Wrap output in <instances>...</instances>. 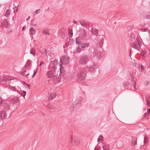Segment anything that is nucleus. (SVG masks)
I'll use <instances>...</instances> for the list:
<instances>
[{
  "label": "nucleus",
  "instance_id": "5",
  "mask_svg": "<svg viewBox=\"0 0 150 150\" xmlns=\"http://www.w3.org/2000/svg\"><path fill=\"white\" fill-rule=\"evenodd\" d=\"M11 110H3L0 112V118L1 120L8 118L11 116Z\"/></svg>",
  "mask_w": 150,
  "mask_h": 150
},
{
  "label": "nucleus",
  "instance_id": "46",
  "mask_svg": "<svg viewBox=\"0 0 150 150\" xmlns=\"http://www.w3.org/2000/svg\"><path fill=\"white\" fill-rule=\"evenodd\" d=\"M131 81L133 82L134 81V77L133 75H131Z\"/></svg>",
  "mask_w": 150,
  "mask_h": 150
},
{
  "label": "nucleus",
  "instance_id": "8",
  "mask_svg": "<svg viewBox=\"0 0 150 150\" xmlns=\"http://www.w3.org/2000/svg\"><path fill=\"white\" fill-rule=\"evenodd\" d=\"M10 102L13 104L18 105L19 104V97H15L12 98L10 99Z\"/></svg>",
  "mask_w": 150,
  "mask_h": 150
},
{
  "label": "nucleus",
  "instance_id": "41",
  "mask_svg": "<svg viewBox=\"0 0 150 150\" xmlns=\"http://www.w3.org/2000/svg\"><path fill=\"white\" fill-rule=\"evenodd\" d=\"M23 93H21V95L23 97H24L26 94V92L25 91H23Z\"/></svg>",
  "mask_w": 150,
  "mask_h": 150
},
{
  "label": "nucleus",
  "instance_id": "32",
  "mask_svg": "<svg viewBox=\"0 0 150 150\" xmlns=\"http://www.w3.org/2000/svg\"><path fill=\"white\" fill-rule=\"evenodd\" d=\"M135 43H137L139 45H140L141 42L139 40V38H135Z\"/></svg>",
  "mask_w": 150,
  "mask_h": 150
},
{
  "label": "nucleus",
  "instance_id": "38",
  "mask_svg": "<svg viewBox=\"0 0 150 150\" xmlns=\"http://www.w3.org/2000/svg\"><path fill=\"white\" fill-rule=\"evenodd\" d=\"M131 38H133L134 39H135V38H136V36L134 35V34L133 33H131Z\"/></svg>",
  "mask_w": 150,
  "mask_h": 150
},
{
  "label": "nucleus",
  "instance_id": "13",
  "mask_svg": "<svg viewBox=\"0 0 150 150\" xmlns=\"http://www.w3.org/2000/svg\"><path fill=\"white\" fill-rule=\"evenodd\" d=\"M13 79V78L11 77L6 76V77L4 76L0 77V80L3 81H9L12 80Z\"/></svg>",
  "mask_w": 150,
  "mask_h": 150
},
{
  "label": "nucleus",
  "instance_id": "21",
  "mask_svg": "<svg viewBox=\"0 0 150 150\" xmlns=\"http://www.w3.org/2000/svg\"><path fill=\"white\" fill-rule=\"evenodd\" d=\"M56 96V93H52L50 94L48 98V100H51L54 99Z\"/></svg>",
  "mask_w": 150,
  "mask_h": 150
},
{
  "label": "nucleus",
  "instance_id": "6",
  "mask_svg": "<svg viewBox=\"0 0 150 150\" xmlns=\"http://www.w3.org/2000/svg\"><path fill=\"white\" fill-rule=\"evenodd\" d=\"M86 66L87 67L88 66H89L88 70L91 72H95L96 70V69L97 68V66L92 61H90L89 64H88V65Z\"/></svg>",
  "mask_w": 150,
  "mask_h": 150
},
{
  "label": "nucleus",
  "instance_id": "20",
  "mask_svg": "<svg viewBox=\"0 0 150 150\" xmlns=\"http://www.w3.org/2000/svg\"><path fill=\"white\" fill-rule=\"evenodd\" d=\"M31 61L28 60L27 62L25 65V67L27 69H29L31 66Z\"/></svg>",
  "mask_w": 150,
  "mask_h": 150
},
{
  "label": "nucleus",
  "instance_id": "48",
  "mask_svg": "<svg viewBox=\"0 0 150 150\" xmlns=\"http://www.w3.org/2000/svg\"><path fill=\"white\" fill-rule=\"evenodd\" d=\"M109 149V147L108 146H105L104 148H103V149L104 150H108Z\"/></svg>",
  "mask_w": 150,
  "mask_h": 150
},
{
  "label": "nucleus",
  "instance_id": "4",
  "mask_svg": "<svg viewBox=\"0 0 150 150\" xmlns=\"http://www.w3.org/2000/svg\"><path fill=\"white\" fill-rule=\"evenodd\" d=\"M82 101V98L81 97H79V98L76 99L74 101V104L72 105L70 107V111H73L74 110H77L81 104Z\"/></svg>",
  "mask_w": 150,
  "mask_h": 150
},
{
  "label": "nucleus",
  "instance_id": "23",
  "mask_svg": "<svg viewBox=\"0 0 150 150\" xmlns=\"http://www.w3.org/2000/svg\"><path fill=\"white\" fill-rule=\"evenodd\" d=\"M29 31L30 35H33L35 34L36 33L35 30L33 27L30 28Z\"/></svg>",
  "mask_w": 150,
  "mask_h": 150
},
{
  "label": "nucleus",
  "instance_id": "49",
  "mask_svg": "<svg viewBox=\"0 0 150 150\" xmlns=\"http://www.w3.org/2000/svg\"><path fill=\"white\" fill-rule=\"evenodd\" d=\"M124 85L127 86L130 85L129 82H125L124 84Z\"/></svg>",
  "mask_w": 150,
  "mask_h": 150
},
{
  "label": "nucleus",
  "instance_id": "35",
  "mask_svg": "<svg viewBox=\"0 0 150 150\" xmlns=\"http://www.w3.org/2000/svg\"><path fill=\"white\" fill-rule=\"evenodd\" d=\"M37 69H35L33 71V74L32 76V78H33L37 72Z\"/></svg>",
  "mask_w": 150,
  "mask_h": 150
},
{
  "label": "nucleus",
  "instance_id": "54",
  "mask_svg": "<svg viewBox=\"0 0 150 150\" xmlns=\"http://www.w3.org/2000/svg\"><path fill=\"white\" fill-rule=\"evenodd\" d=\"M69 44L70 43H69V42H67L66 44V46L67 47H68L69 45Z\"/></svg>",
  "mask_w": 150,
  "mask_h": 150
},
{
  "label": "nucleus",
  "instance_id": "10",
  "mask_svg": "<svg viewBox=\"0 0 150 150\" xmlns=\"http://www.w3.org/2000/svg\"><path fill=\"white\" fill-rule=\"evenodd\" d=\"M86 35V32L85 30L84 29H82L80 36L82 40H84L85 39Z\"/></svg>",
  "mask_w": 150,
  "mask_h": 150
},
{
  "label": "nucleus",
  "instance_id": "53",
  "mask_svg": "<svg viewBox=\"0 0 150 150\" xmlns=\"http://www.w3.org/2000/svg\"><path fill=\"white\" fill-rule=\"evenodd\" d=\"M100 148L99 147H96V148H95L94 150H100Z\"/></svg>",
  "mask_w": 150,
  "mask_h": 150
},
{
  "label": "nucleus",
  "instance_id": "55",
  "mask_svg": "<svg viewBox=\"0 0 150 150\" xmlns=\"http://www.w3.org/2000/svg\"><path fill=\"white\" fill-rule=\"evenodd\" d=\"M100 137H101V138H103V137L102 136H101L100 135L99 137L98 138V141H99V140H100Z\"/></svg>",
  "mask_w": 150,
  "mask_h": 150
},
{
  "label": "nucleus",
  "instance_id": "19",
  "mask_svg": "<svg viewBox=\"0 0 150 150\" xmlns=\"http://www.w3.org/2000/svg\"><path fill=\"white\" fill-rule=\"evenodd\" d=\"M89 46V44L88 43H81V45L82 48H86Z\"/></svg>",
  "mask_w": 150,
  "mask_h": 150
},
{
  "label": "nucleus",
  "instance_id": "51",
  "mask_svg": "<svg viewBox=\"0 0 150 150\" xmlns=\"http://www.w3.org/2000/svg\"><path fill=\"white\" fill-rule=\"evenodd\" d=\"M38 51L41 54L43 55L44 54V52H42L41 50L40 49H39L38 50Z\"/></svg>",
  "mask_w": 150,
  "mask_h": 150
},
{
  "label": "nucleus",
  "instance_id": "12",
  "mask_svg": "<svg viewBox=\"0 0 150 150\" xmlns=\"http://www.w3.org/2000/svg\"><path fill=\"white\" fill-rule=\"evenodd\" d=\"M80 24L81 25L86 27L90 26V23L88 21L82 20L80 22Z\"/></svg>",
  "mask_w": 150,
  "mask_h": 150
},
{
  "label": "nucleus",
  "instance_id": "1",
  "mask_svg": "<svg viewBox=\"0 0 150 150\" xmlns=\"http://www.w3.org/2000/svg\"><path fill=\"white\" fill-rule=\"evenodd\" d=\"M58 64H59V63L56 59H54L53 61H51L50 65L51 66V67H50L51 70L48 71L46 74V75L48 78H53V81L55 84H57L61 81V79L59 76L58 74H55V70L57 69L56 66Z\"/></svg>",
  "mask_w": 150,
  "mask_h": 150
},
{
  "label": "nucleus",
  "instance_id": "63",
  "mask_svg": "<svg viewBox=\"0 0 150 150\" xmlns=\"http://www.w3.org/2000/svg\"><path fill=\"white\" fill-rule=\"evenodd\" d=\"M25 27H23L22 28V30H25Z\"/></svg>",
  "mask_w": 150,
  "mask_h": 150
},
{
  "label": "nucleus",
  "instance_id": "24",
  "mask_svg": "<svg viewBox=\"0 0 150 150\" xmlns=\"http://www.w3.org/2000/svg\"><path fill=\"white\" fill-rule=\"evenodd\" d=\"M135 138L134 137H132V145L133 146H135V145H137V139H136L135 140Z\"/></svg>",
  "mask_w": 150,
  "mask_h": 150
},
{
  "label": "nucleus",
  "instance_id": "7",
  "mask_svg": "<svg viewBox=\"0 0 150 150\" xmlns=\"http://www.w3.org/2000/svg\"><path fill=\"white\" fill-rule=\"evenodd\" d=\"M70 58L69 57H67L66 56L63 55L60 58V61L61 63V64L62 65H67L69 63L70 61L69 59Z\"/></svg>",
  "mask_w": 150,
  "mask_h": 150
},
{
  "label": "nucleus",
  "instance_id": "37",
  "mask_svg": "<svg viewBox=\"0 0 150 150\" xmlns=\"http://www.w3.org/2000/svg\"><path fill=\"white\" fill-rule=\"evenodd\" d=\"M133 27V26H128L127 28V30L128 31H130L132 29V28Z\"/></svg>",
  "mask_w": 150,
  "mask_h": 150
},
{
  "label": "nucleus",
  "instance_id": "52",
  "mask_svg": "<svg viewBox=\"0 0 150 150\" xmlns=\"http://www.w3.org/2000/svg\"><path fill=\"white\" fill-rule=\"evenodd\" d=\"M148 114V115L150 114V108H148L147 109Z\"/></svg>",
  "mask_w": 150,
  "mask_h": 150
},
{
  "label": "nucleus",
  "instance_id": "3",
  "mask_svg": "<svg viewBox=\"0 0 150 150\" xmlns=\"http://www.w3.org/2000/svg\"><path fill=\"white\" fill-rule=\"evenodd\" d=\"M91 60H90V57L87 55L80 56L78 58V62L81 65H86L87 63Z\"/></svg>",
  "mask_w": 150,
  "mask_h": 150
},
{
  "label": "nucleus",
  "instance_id": "18",
  "mask_svg": "<svg viewBox=\"0 0 150 150\" xmlns=\"http://www.w3.org/2000/svg\"><path fill=\"white\" fill-rule=\"evenodd\" d=\"M138 45H139L137 43L133 42L131 44V46L133 48L137 50H139V47Z\"/></svg>",
  "mask_w": 150,
  "mask_h": 150
},
{
  "label": "nucleus",
  "instance_id": "2",
  "mask_svg": "<svg viewBox=\"0 0 150 150\" xmlns=\"http://www.w3.org/2000/svg\"><path fill=\"white\" fill-rule=\"evenodd\" d=\"M87 73L86 70L82 69L77 74V76L76 78V81L79 83H82L84 82L86 79Z\"/></svg>",
  "mask_w": 150,
  "mask_h": 150
},
{
  "label": "nucleus",
  "instance_id": "25",
  "mask_svg": "<svg viewBox=\"0 0 150 150\" xmlns=\"http://www.w3.org/2000/svg\"><path fill=\"white\" fill-rule=\"evenodd\" d=\"M76 44L78 45H81V40L79 39V37H77L76 38Z\"/></svg>",
  "mask_w": 150,
  "mask_h": 150
},
{
  "label": "nucleus",
  "instance_id": "60",
  "mask_svg": "<svg viewBox=\"0 0 150 150\" xmlns=\"http://www.w3.org/2000/svg\"><path fill=\"white\" fill-rule=\"evenodd\" d=\"M145 99H146V103H147L148 102V98L146 97H145Z\"/></svg>",
  "mask_w": 150,
  "mask_h": 150
},
{
  "label": "nucleus",
  "instance_id": "26",
  "mask_svg": "<svg viewBox=\"0 0 150 150\" xmlns=\"http://www.w3.org/2000/svg\"><path fill=\"white\" fill-rule=\"evenodd\" d=\"M7 87L8 89H9L13 91H16L17 90L16 88V86L13 87L11 85H9Z\"/></svg>",
  "mask_w": 150,
  "mask_h": 150
},
{
  "label": "nucleus",
  "instance_id": "33",
  "mask_svg": "<svg viewBox=\"0 0 150 150\" xmlns=\"http://www.w3.org/2000/svg\"><path fill=\"white\" fill-rule=\"evenodd\" d=\"M35 51L34 50H32V49H31L30 50V53L31 54H33L34 56H35Z\"/></svg>",
  "mask_w": 150,
  "mask_h": 150
},
{
  "label": "nucleus",
  "instance_id": "22",
  "mask_svg": "<svg viewBox=\"0 0 150 150\" xmlns=\"http://www.w3.org/2000/svg\"><path fill=\"white\" fill-rule=\"evenodd\" d=\"M42 33L45 35H50L49 30L46 29H43L42 30Z\"/></svg>",
  "mask_w": 150,
  "mask_h": 150
},
{
  "label": "nucleus",
  "instance_id": "27",
  "mask_svg": "<svg viewBox=\"0 0 150 150\" xmlns=\"http://www.w3.org/2000/svg\"><path fill=\"white\" fill-rule=\"evenodd\" d=\"M60 73L62 74L65 71L64 68L63 67L62 65V64H60Z\"/></svg>",
  "mask_w": 150,
  "mask_h": 150
},
{
  "label": "nucleus",
  "instance_id": "42",
  "mask_svg": "<svg viewBox=\"0 0 150 150\" xmlns=\"http://www.w3.org/2000/svg\"><path fill=\"white\" fill-rule=\"evenodd\" d=\"M4 101L1 100L0 101V105L1 106H3L4 104Z\"/></svg>",
  "mask_w": 150,
  "mask_h": 150
},
{
  "label": "nucleus",
  "instance_id": "47",
  "mask_svg": "<svg viewBox=\"0 0 150 150\" xmlns=\"http://www.w3.org/2000/svg\"><path fill=\"white\" fill-rule=\"evenodd\" d=\"M26 72V71H24L23 72H22L21 73V75L23 76H24L25 77V74H25V73Z\"/></svg>",
  "mask_w": 150,
  "mask_h": 150
},
{
  "label": "nucleus",
  "instance_id": "36",
  "mask_svg": "<svg viewBox=\"0 0 150 150\" xmlns=\"http://www.w3.org/2000/svg\"><path fill=\"white\" fill-rule=\"evenodd\" d=\"M44 54L46 56L47 55L48 52H49L48 51H47V49L46 48H45L44 49Z\"/></svg>",
  "mask_w": 150,
  "mask_h": 150
},
{
  "label": "nucleus",
  "instance_id": "34",
  "mask_svg": "<svg viewBox=\"0 0 150 150\" xmlns=\"http://www.w3.org/2000/svg\"><path fill=\"white\" fill-rule=\"evenodd\" d=\"M148 138L147 137L145 136L144 138V143H148Z\"/></svg>",
  "mask_w": 150,
  "mask_h": 150
},
{
  "label": "nucleus",
  "instance_id": "29",
  "mask_svg": "<svg viewBox=\"0 0 150 150\" xmlns=\"http://www.w3.org/2000/svg\"><path fill=\"white\" fill-rule=\"evenodd\" d=\"M114 17L115 18H117L118 19H120L121 18V15L118 13L115 14L114 16Z\"/></svg>",
  "mask_w": 150,
  "mask_h": 150
},
{
  "label": "nucleus",
  "instance_id": "56",
  "mask_svg": "<svg viewBox=\"0 0 150 150\" xmlns=\"http://www.w3.org/2000/svg\"><path fill=\"white\" fill-rule=\"evenodd\" d=\"M29 75V73H28L26 74H25V77L26 78H28V76Z\"/></svg>",
  "mask_w": 150,
  "mask_h": 150
},
{
  "label": "nucleus",
  "instance_id": "45",
  "mask_svg": "<svg viewBox=\"0 0 150 150\" xmlns=\"http://www.w3.org/2000/svg\"><path fill=\"white\" fill-rule=\"evenodd\" d=\"M148 30V29L147 28H143L142 29V32H146Z\"/></svg>",
  "mask_w": 150,
  "mask_h": 150
},
{
  "label": "nucleus",
  "instance_id": "31",
  "mask_svg": "<svg viewBox=\"0 0 150 150\" xmlns=\"http://www.w3.org/2000/svg\"><path fill=\"white\" fill-rule=\"evenodd\" d=\"M69 42L70 45H72L74 42V40L73 39L70 38H69Z\"/></svg>",
  "mask_w": 150,
  "mask_h": 150
},
{
  "label": "nucleus",
  "instance_id": "57",
  "mask_svg": "<svg viewBox=\"0 0 150 150\" xmlns=\"http://www.w3.org/2000/svg\"><path fill=\"white\" fill-rule=\"evenodd\" d=\"M149 81H147L146 83L145 84L146 86L149 85Z\"/></svg>",
  "mask_w": 150,
  "mask_h": 150
},
{
  "label": "nucleus",
  "instance_id": "15",
  "mask_svg": "<svg viewBox=\"0 0 150 150\" xmlns=\"http://www.w3.org/2000/svg\"><path fill=\"white\" fill-rule=\"evenodd\" d=\"M1 25L3 27L8 28L9 26L7 20L4 19V21L1 22Z\"/></svg>",
  "mask_w": 150,
  "mask_h": 150
},
{
  "label": "nucleus",
  "instance_id": "61",
  "mask_svg": "<svg viewBox=\"0 0 150 150\" xmlns=\"http://www.w3.org/2000/svg\"><path fill=\"white\" fill-rule=\"evenodd\" d=\"M73 23H74V24H76V23H77V22L76 21H75L74 20H73Z\"/></svg>",
  "mask_w": 150,
  "mask_h": 150
},
{
  "label": "nucleus",
  "instance_id": "16",
  "mask_svg": "<svg viewBox=\"0 0 150 150\" xmlns=\"http://www.w3.org/2000/svg\"><path fill=\"white\" fill-rule=\"evenodd\" d=\"M9 104L7 102L4 101V104L3 105L4 108V110H11L10 109V107Z\"/></svg>",
  "mask_w": 150,
  "mask_h": 150
},
{
  "label": "nucleus",
  "instance_id": "59",
  "mask_svg": "<svg viewBox=\"0 0 150 150\" xmlns=\"http://www.w3.org/2000/svg\"><path fill=\"white\" fill-rule=\"evenodd\" d=\"M44 63L43 62H40V66H41V65L42 64H44Z\"/></svg>",
  "mask_w": 150,
  "mask_h": 150
},
{
  "label": "nucleus",
  "instance_id": "28",
  "mask_svg": "<svg viewBox=\"0 0 150 150\" xmlns=\"http://www.w3.org/2000/svg\"><path fill=\"white\" fill-rule=\"evenodd\" d=\"M11 11L10 9H8L6 11L5 15H4L6 17H7L8 16H9L11 13Z\"/></svg>",
  "mask_w": 150,
  "mask_h": 150
},
{
  "label": "nucleus",
  "instance_id": "58",
  "mask_svg": "<svg viewBox=\"0 0 150 150\" xmlns=\"http://www.w3.org/2000/svg\"><path fill=\"white\" fill-rule=\"evenodd\" d=\"M144 117H146L148 116L147 114H146V113H145L144 114Z\"/></svg>",
  "mask_w": 150,
  "mask_h": 150
},
{
  "label": "nucleus",
  "instance_id": "11",
  "mask_svg": "<svg viewBox=\"0 0 150 150\" xmlns=\"http://www.w3.org/2000/svg\"><path fill=\"white\" fill-rule=\"evenodd\" d=\"M71 143L72 144L76 145L80 143V141L79 139L76 138H71Z\"/></svg>",
  "mask_w": 150,
  "mask_h": 150
},
{
  "label": "nucleus",
  "instance_id": "40",
  "mask_svg": "<svg viewBox=\"0 0 150 150\" xmlns=\"http://www.w3.org/2000/svg\"><path fill=\"white\" fill-rule=\"evenodd\" d=\"M47 108L48 109H53L54 108L51 106L50 104H48L47 105Z\"/></svg>",
  "mask_w": 150,
  "mask_h": 150
},
{
  "label": "nucleus",
  "instance_id": "9",
  "mask_svg": "<svg viewBox=\"0 0 150 150\" xmlns=\"http://www.w3.org/2000/svg\"><path fill=\"white\" fill-rule=\"evenodd\" d=\"M93 57H96L97 59H100V58H101V52L99 51H98L97 50L95 49L93 52Z\"/></svg>",
  "mask_w": 150,
  "mask_h": 150
},
{
  "label": "nucleus",
  "instance_id": "14",
  "mask_svg": "<svg viewBox=\"0 0 150 150\" xmlns=\"http://www.w3.org/2000/svg\"><path fill=\"white\" fill-rule=\"evenodd\" d=\"M99 40V46L102 47L103 45L104 36L103 35H100L98 37Z\"/></svg>",
  "mask_w": 150,
  "mask_h": 150
},
{
  "label": "nucleus",
  "instance_id": "44",
  "mask_svg": "<svg viewBox=\"0 0 150 150\" xmlns=\"http://www.w3.org/2000/svg\"><path fill=\"white\" fill-rule=\"evenodd\" d=\"M142 56L143 57H145V55L146 54V52L142 51Z\"/></svg>",
  "mask_w": 150,
  "mask_h": 150
},
{
  "label": "nucleus",
  "instance_id": "30",
  "mask_svg": "<svg viewBox=\"0 0 150 150\" xmlns=\"http://www.w3.org/2000/svg\"><path fill=\"white\" fill-rule=\"evenodd\" d=\"M68 34L70 37H72L73 35V33L72 30L71 29H69L68 30Z\"/></svg>",
  "mask_w": 150,
  "mask_h": 150
},
{
  "label": "nucleus",
  "instance_id": "50",
  "mask_svg": "<svg viewBox=\"0 0 150 150\" xmlns=\"http://www.w3.org/2000/svg\"><path fill=\"white\" fill-rule=\"evenodd\" d=\"M40 11V9L37 10L35 11V13L36 14H38L39 12Z\"/></svg>",
  "mask_w": 150,
  "mask_h": 150
},
{
  "label": "nucleus",
  "instance_id": "39",
  "mask_svg": "<svg viewBox=\"0 0 150 150\" xmlns=\"http://www.w3.org/2000/svg\"><path fill=\"white\" fill-rule=\"evenodd\" d=\"M24 86H25V87H27L28 88H30V85L29 84L25 83L24 84Z\"/></svg>",
  "mask_w": 150,
  "mask_h": 150
},
{
  "label": "nucleus",
  "instance_id": "62",
  "mask_svg": "<svg viewBox=\"0 0 150 150\" xmlns=\"http://www.w3.org/2000/svg\"><path fill=\"white\" fill-rule=\"evenodd\" d=\"M147 103L148 104V105L149 106H150V101H149Z\"/></svg>",
  "mask_w": 150,
  "mask_h": 150
},
{
  "label": "nucleus",
  "instance_id": "64",
  "mask_svg": "<svg viewBox=\"0 0 150 150\" xmlns=\"http://www.w3.org/2000/svg\"><path fill=\"white\" fill-rule=\"evenodd\" d=\"M147 143H145H145H144V144L145 146H146L147 145Z\"/></svg>",
  "mask_w": 150,
  "mask_h": 150
},
{
  "label": "nucleus",
  "instance_id": "43",
  "mask_svg": "<svg viewBox=\"0 0 150 150\" xmlns=\"http://www.w3.org/2000/svg\"><path fill=\"white\" fill-rule=\"evenodd\" d=\"M136 82H134V84H133V87L134 89L135 90H137V89L136 88Z\"/></svg>",
  "mask_w": 150,
  "mask_h": 150
},
{
  "label": "nucleus",
  "instance_id": "17",
  "mask_svg": "<svg viewBox=\"0 0 150 150\" xmlns=\"http://www.w3.org/2000/svg\"><path fill=\"white\" fill-rule=\"evenodd\" d=\"M91 32L92 33V35H94L96 36H97L98 34V30L96 29L92 28L91 30Z\"/></svg>",
  "mask_w": 150,
  "mask_h": 150
}]
</instances>
